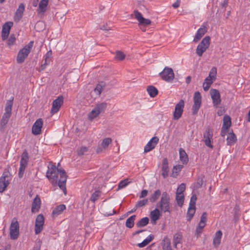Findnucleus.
I'll return each mask as SVG.
<instances>
[{"instance_id":"603ef678","label":"nucleus","mask_w":250,"mask_h":250,"mask_svg":"<svg viewBox=\"0 0 250 250\" xmlns=\"http://www.w3.org/2000/svg\"><path fill=\"white\" fill-rule=\"evenodd\" d=\"M197 200V197L195 194H193L190 198V201L189 203V206L192 207H195L196 201Z\"/></svg>"},{"instance_id":"58836bf2","label":"nucleus","mask_w":250,"mask_h":250,"mask_svg":"<svg viewBox=\"0 0 250 250\" xmlns=\"http://www.w3.org/2000/svg\"><path fill=\"white\" fill-rule=\"evenodd\" d=\"M231 125V119L229 116L225 115L223 118V126L226 129H228Z\"/></svg>"},{"instance_id":"3c124183","label":"nucleus","mask_w":250,"mask_h":250,"mask_svg":"<svg viewBox=\"0 0 250 250\" xmlns=\"http://www.w3.org/2000/svg\"><path fill=\"white\" fill-rule=\"evenodd\" d=\"M147 202H148V199H147L139 201L138 202H137V203L136 205V206L137 208L142 207L145 206V205H146L147 204Z\"/></svg>"},{"instance_id":"aec40b11","label":"nucleus","mask_w":250,"mask_h":250,"mask_svg":"<svg viewBox=\"0 0 250 250\" xmlns=\"http://www.w3.org/2000/svg\"><path fill=\"white\" fill-rule=\"evenodd\" d=\"M159 139L157 137H154L147 143L144 147V152L145 153L149 152L154 149L158 144Z\"/></svg>"},{"instance_id":"a211bd4d","label":"nucleus","mask_w":250,"mask_h":250,"mask_svg":"<svg viewBox=\"0 0 250 250\" xmlns=\"http://www.w3.org/2000/svg\"><path fill=\"white\" fill-rule=\"evenodd\" d=\"M13 25L12 21H7L2 26L1 31V38L2 40H5L8 37L11 28Z\"/></svg>"},{"instance_id":"a878e982","label":"nucleus","mask_w":250,"mask_h":250,"mask_svg":"<svg viewBox=\"0 0 250 250\" xmlns=\"http://www.w3.org/2000/svg\"><path fill=\"white\" fill-rule=\"evenodd\" d=\"M48 2L49 0H41L37 10L38 14L44 13L46 12Z\"/></svg>"},{"instance_id":"1a4fd4ad","label":"nucleus","mask_w":250,"mask_h":250,"mask_svg":"<svg viewBox=\"0 0 250 250\" xmlns=\"http://www.w3.org/2000/svg\"><path fill=\"white\" fill-rule=\"evenodd\" d=\"M29 160L28 153L26 150H24L21 155L20 161V167L19 170V177L21 178L23 177L24 170L27 166Z\"/></svg>"},{"instance_id":"f3484780","label":"nucleus","mask_w":250,"mask_h":250,"mask_svg":"<svg viewBox=\"0 0 250 250\" xmlns=\"http://www.w3.org/2000/svg\"><path fill=\"white\" fill-rule=\"evenodd\" d=\"M43 125V121L42 118L36 120L33 125L32 133L35 135H40L42 133V128Z\"/></svg>"},{"instance_id":"cd10ccee","label":"nucleus","mask_w":250,"mask_h":250,"mask_svg":"<svg viewBox=\"0 0 250 250\" xmlns=\"http://www.w3.org/2000/svg\"><path fill=\"white\" fill-rule=\"evenodd\" d=\"M222 236V232L221 230L216 231L213 240V245L214 247L217 248L220 245Z\"/></svg>"},{"instance_id":"ddd939ff","label":"nucleus","mask_w":250,"mask_h":250,"mask_svg":"<svg viewBox=\"0 0 250 250\" xmlns=\"http://www.w3.org/2000/svg\"><path fill=\"white\" fill-rule=\"evenodd\" d=\"M204 142L205 145L210 148H213V146L211 144V140L213 137V131L209 126H208L203 134Z\"/></svg>"},{"instance_id":"7c9ffc66","label":"nucleus","mask_w":250,"mask_h":250,"mask_svg":"<svg viewBox=\"0 0 250 250\" xmlns=\"http://www.w3.org/2000/svg\"><path fill=\"white\" fill-rule=\"evenodd\" d=\"M180 159L183 164H186L188 161V158L185 150L181 148L179 149Z\"/></svg>"},{"instance_id":"de8ad7c7","label":"nucleus","mask_w":250,"mask_h":250,"mask_svg":"<svg viewBox=\"0 0 250 250\" xmlns=\"http://www.w3.org/2000/svg\"><path fill=\"white\" fill-rule=\"evenodd\" d=\"M186 189V185L184 183H182L177 188L176 194H183V192Z\"/></svg>"},{"instance_id":"4be33fe9","label":"nucleus","mask_w":250,"mask_h":250,"mask_svg":"<svg viewBox=\"0 0 250 250\" xmlns=\"http://www.w3.org/2000/svg\"><path fill=\"white\" fill-rule=\"evenodd\" d=\"M41 205V201L38 195H37L32 204L31 211L33 213L38 212Z\"/></svg>"},{"instance_id":"9d476101","label":"nucleus","mask_w":250,"mask_h":250,"mask_svg":"<svg viewBox=\"0 0 250 250\" xmlns=\"http://www.w3.org/2000/svg\"><path fill=\"white\" fill-rule=\"evenodd\" d=\"M159 75L162 80L167 82L173 81L175 77L173 69L167 66Z\"/></svg>"},{"instance_id":"5701e85b","label":"nucleus","mask_w":250,"mask_h":250,"mask_svg":"<svg viewBox=\"0 0 250 250\" xmlns=\"http://www.w3.org/2000/svg\"><path fill=\"white\" fill-rule=\"evenodd\" d=\"M207 32V29L205 26H202L197 31L193 39V42H197L203 37Z\"/></svg>"},{"instance_id":"c756f323","label":"nucleus","mask_w":250,"mask_h":250,"mask_svg":"<svg viewBox=\"0 0 250 250\" xmlns=\"http://www.w3.org/2000/svg\"><path fill=\"white\" fill-rule=\"evenodd\" d=\"M66 209L64 205L62 204L57 206L52 211V215L53 217L57 216L61 214L62 211Z\"/></svg>"},{"instance_id":"39448f33","label":"nucleus","mask_w":250,"mask_h":250,"mask_svg":"<svg viewBox=\"0 0 250 250\" xmlns=\"http://www.w3.org/2000/svg\"><path fill=\"white\" fill-rule=\"evenodd\" d=\"M12 178L9 169L5 168L0 178V193H2L10 184Z\"/></svg>"},{"instance_id":"412c9836","label":"nucleus","mask_w":250,"mask_h":250,"mask_svg":"<svg viewBox=\"0 0 250 250\" xmlns=\"http://www.w3.org/2000/svg\"><path fill=\"white\" fill-rule=\"evenodd\" d=\"M25 10V7L23 3H21L17 9L14 17V21L18 22L22 18L23 12Z\"/></svg>"},{"instance_id":"4c0bfd02","label":"nucleus","mask_w":250,"mask_h":250,"mask_svg":"<svg viewBox=\"0 0 250 250\" xmlns=\"http://www.w3.org/2000/svg\"><path fill=\"white\" fill-rule=\"evenodd\" d=\"M149 223V218L147 217H145L142 218L138 222L136 225L138 228H141L146 226Z\"/></svg>"},{"instance_id":"f257e3e1","label":"nucleus","mask_w":250,"mask_h":250,"mask_svg":"<svg viewBox=\"0 0 250 250\" xmlns=\"http://www.w3.org/2000/svg\"><path fill=\"white\" fill-rule=\"evenodd\" d=\"M46 177L53 186H58L62 190L64 194H66V173L64 169H59L55 164H51L48 167Z\"/></svg>"},{"instance_id":"49530a36","label":"nucleus","mask_w":250,"mask_h":250,"mask_svg":"<svg viewBox=\"0 0 250 250\" xmlns=\"http://www.w3.org/2000/svg\"><path fill=\"white\" fill-rule=\"evenodd\" d=\"M216 74L217 69L215 67H213L211 69L208 77L211 78L213 80H215Z\"/></svg>"},{"instance_id":"e433bc0d","label":"nucleus","mask_w":250,"mask_h":250,"mask_svg":"<svg viewBox=\"0 0 250 250\" xmlns=\"http://www.w3.org/2000/svg\"><path fill=\"white\" fill-rule=\"evenodd\" d=\"M236 141V137L233 133H229L228 135L227 138V144L228 145H231L235 143Z\"/></svg>"},{"instance_id":"c9c22d12","label":"nucleus","mask_w":250,"mask_h":250,"mask_svg":"<svg viewBox=\"0 0 250 250\" xmlns=\"http://www.w3.org/2000/svg\"><path fill=\"white\" fill-rule=\"evenodd\" d=\"M147 91L151 97H155L158 93V91L154 86L150 85L147 88Z\"/></svg>"},{"instance_id":"ea45409f","label":"nucleus","mask_w":250,"mask_h":250,"mask_svg":"<svg viewBox=\"0 0 250 250\" xmlns=\"http://www.w3.org/2000/svg\"><path fill=\"white\" fill-rule=\"evenodd\" d=\"M105 86V83L103 82H101L97 85L94 89V91L97 93V95H100Z\"/></svg>"},{"instance_id":"5fc2aeb1","label":"nucleus","mask_w":250,"mask_h":250,"mask_svg":"<svg viewBox=\"0 0 250 250\" xmlns=\"http://www.w3.org/2000/svg\"><path fill=\"white\" fill-rule=\"evenodd\" d=\"M207 221V213L206 212H204L201 216V219H200V222L206 223Z\"/></svg>"},{"instance_id":"2eb2a0df","label":"nucleus","mask_w":250,"mask_h":250,"mask_svg":"<svg viewBox=\"0 0 250 250\" xmlns=\"http://www.w3.org/2000/svg\"><path fill=\"white\" fill-rule=\"evenodd\" d=\"M44 223V218L42 214H39L35 221V233L38 234L41 232L43 229V226Z\"/></svg>"},{"instance_id":"37998d69","label":"nucleus","mask_w":250,"mask_h":250,"mask_svg":"<svg viewBox=\"0 0 250 250\" xmlns=\"http://www.w3.org/2000/svg\"><path fill=\"white\" fill-rule=\"evenodd\" d=\"M176 200L179 207H182L184 202V196L183 194H176Z\"/></svg>"},{"instance_id":"0eeeda50","label":"nucleus","mask_w":250,"mask_h":250,"mask_svg":"<svg viewBox=\"0 0 250 250\" xmlns=\"http://www.w3.org/2000/svg\"><path fill=\"white\" fill-rule=\"evenodd\" d=\"M106 107L107 104L104 102L97 104L88 114V119L90 121H92L93 119L97 117L101 113L104 112Z\"/></svg>"},{"instance_id":"9b49d317","label":"nucleus","mask_w":250,"mask_h":250,"mask_svg":"<svg viewBox=\"0 0 250 250\" xmlns=\"http://www.w3.org/2000/svg\"><path fill=\"white\" fill-rule=\"evenodd\" d=\"M184 106L185 102L183 100H180V101L176 104L173 115V120H178L182 117Z\"/></svg>"},{"instance_id":"bf43d9fd","label":"nucleus","mask_w":250,"mask_h":250,"mask_svg":"<svg viewBox=\"0 0 250 250\" xmlns=\"http://www.w3.org/2000/svg\"><path fill=\"white\" fill-rule=\"evenodd\" d=\"M203 88H204V90L207 91L209 89V88L210 86V85H209V83H206L204 82L203 84Z\"/></svg>"},{"instance_id":"13d9d810","label":"nucleus","mask_w":250,"mask_h":250,"mask_svg":"<svg viewBox=\"0 0 250 250\" xmlns=\"http://www.w3.org/2000/svg\"><path fill=\"white\" fill-rule=\"evenodd\" d=\"M214 81H215V80H213L211 78L208 77L205 80V82H204L206 83H209V85H211L213 83V82Z\"/></svg>"},{"instance_id":"f03ea898","label":"nucleus","mask_w":250,"mask_h":250,"mask_svg":"<svg viewBox=\"0 0 250 250\" xmlns=\"http://www.w3.org/2000/svg\"><path fill=\"white\" fill-rule=\"evenodd\" d=\"M170 199L169 194L167 192H163L160 200L157 203L156 207L161 212H169L172 210V205L170 203Z\"/></svg>"},{"instance_id":"774afa93","label":"nucleus","mask_w":250,"mask_h":250,"mask_svg":"<svg viewBox=\"0 0 250 250\" xmlns=\"http://www.w3.org/2000/svg\"><path fill=\"white\" fill-rule=\"evenodd\" d=\"M206 223H203V222H199L198 225V227L202 228V229H204V228L206 226Z\"/></svg>"},{"instance_id":"4d7b16f0","label":"nucleus","mask_w":250,"mask_h":250,"mask_svg":"<svg viewBox=\"0 0 250 250\" xmlns=\"http://www.w3.org/2000/svg\"><path fill=\"white\" fill-rule=\"evenodd\" d=\"M148 191L146 189H144L141 191V194L140 195V198H143L146 197L147 195Z\"/></svg>"},{"instance_id":"423d86ee","label":"nucleus","mask_w":250,"mask_h":250,"mask_svg":"<svg viewBox=\"0 0 250 250\" xmlns=\"http://www.w3.org/2000/svg\"><path fill=\"white\" fill-rule=\"evenodd\" d=\"M133 15L138 21V25L140 29L143 32H145L146 31V26L150 25L151 23V21L149 19L144 18L142 14L137 10L134 11Z\"/></svg>"},{"instance_id":"c85d7f7f","label":"nucleus","mask_w":250,"mask_h":250,"mask_svg":"<svg viewBox=\"0 0 250 250\" xmlns=\"http://www.w3.org/2000/svg\"><path fill=\"white\" fill-rule=\"evenodd\" d=\"M161 244L163 250H172L170 240L167 237L163 239Z\"/></svg>"},{"instance_id":"79ce46f5","label":"nucleus","mask_w":250,"mask_h":250,"mask_svg":"<svg viewBox=\"0 0 250 250\" xmlns=\"http://www.w3.org/2000/svg\"><path fill=\"white\" fill-rule=\"evenodd\" d=\"M183 168V166L181 165H178L174 166L172 169V176L176 177L178 173L182 170Z\"/></svg>"},{"instance_id":"6e6d98bb","label":"nucleus","mask_w":250,"mask_h":250,"mask_svg":"<svg viewBox=\"0 0 250 250\" xmlns=\"http://www.w3.org/2000/svg\"><path fill=\"white\" fill-rule=\"evenodd\" d=\"M202 231L203 229L197 226L195 233V235L196 236L197 238L199 237L200 236V235L202 233Z\"/></svg>"},{"instance_id":"b1692460","label":"nucleus","mask_w":250,"mask_h":250,"mask_svg":"<svg viewBox=\"0 0 250 250\" xmlns=\"http://www.w3.org/2000/svg\"><path fill=\"white\" fill-rule=\"evenodd\" d=\"M112 142V139L110 138H106L102 141L101 146H98L97 152L98 153L101 152L103 149H105L107 148L109 144Z\"/></svg>"},{"instance_id":"a18cd8bd","label":"nucleus","mask_w":250,"mask_h":250,"mask_svg":"<svg viewBox=\"0 0 250 250\" xmlns=\"http://www.w3.org/2000/svg\"><path fill=\"white\" fill-rule=\"evenodd\" d=\"M16 39L14 34H11L9 38L7 44L8 46H11L13 45L16 42Z\"/></svg>"},{"instance_id":"680f3d73","label":"nucleus","mask_w":250,"mask_h":250,"mask_svg":"<svg viewBox=\"0 0 250 250\" xmlns=\"http://www.w3.org/2000/svg\"><path fill=\"white\" fill-rule=\"evenodd\" d=\"M52 55V51L50 50L48 51L45 55V56H44L45 59H46V60H48V59L51 58Z\"/></svg>"},{"instance_id":"393cba45","label":"nucleus","mask_w":250,"mask_h":250,"mask_svg":"<svg viewBox=\"0 0 250 250\" xmlns=\"http://www.w3.org/2000/svg\"><path fill=\"white\" fill-rule=\"evenodd\" d=\"M160 211L158 208H156L155 209L151 211L150 217L152 224H155L156 221L159 219L161 215Z\"/></svg>"},{"instance_id":"2f4dec72","label":"nucleus","mask_w":250,"mask_h":250,"mask_svg":"<svg viewBox=\"0 0 250 250\" xmlns=\"http://www.w3.org/2000/svg\"><path fill=\"white\" fill-rule=\"evenodd\" d=\"M183 238L182 235L180 233H176L173 236V243L175 248H177V245L182 243Z\"/></svg>"},{"instance_id":"c03bdc74","label":"nucleus","mask_w":250,"mask_h":250,"mask_svg":"<svg viewBox=\"0 0 250 250\" xmlns=\"http://www.w3.org/2000/svg\"><path fill=\"white\" fill-rule=\"evenodd\" d=\"M101 196V192L100 191H95L91 196L90 201L94 203L97 201Z\"/></svg>"},{"instance_id":"7ed1b4c3","label":"nucleus","mask_w":250,"mask_h":250,"mask_svg":"<svg viewBox=\"0 0 250 250\" xmlns=\"http://www.w3.org/2000/svg\"><path fill=\"white\" fill-rule=\"evenodd\" d=\"M13 100L14 98L11 97V99L8 100L6 103L4 109L5 112L2 115L0 121V126L2 128H3L5 126L11 116Z\"/></svg>"},{"instance_id":"338daca9","label":"nucleus","mask_w":250,"mask_h":250,"mask_svg":"<svg viewBox=\"0 0 250 250\" xmlns=\"http://www.w3.org/2000/svg\"><path fill=\"white\" fill-rule=\"evenodd\" d=\"M107 24H104L102 26H101L100 28L101 29L104 30H109L110 29V28H109V27L107 28Z\"/></svg>"},{"instance_id":"dca6fc26","label":"nucleus","mask_w":250,"mask_h":250,"mask_svg":"<svg viewBox=\"0 0 250 250\" xmlns=\"http://www.w3.org/2000/svg\"><path fill=\"white\" fill-rule=\"evenodd\" d=\"M194 104L192 107L193 114H196L198 111L201 104V96L199 92H195L193 97Z\"/></svg>"},{"instance_id":"a19ab883","label":"nucleus","mask_w":250,"mask_h":250,"mask_svg":"<svg viewBox=\"0 0 250 250\" xmlns=\"http://www.w3.org/2000/svg\"><path fill=\"white\" fill-rule=\"evenodd\" d=\"M195 212V207L189 206L187 212V220L190 221Z\"/></svg>"},{"instance_id":"6ab92c4d","label":"nucleus","mask_w":250,"mask_h":250,"mask_svg":"<svg viewBox=\"0 0 250 250\" xmlns=\"http://www.w3.org/2000/svg\"><path fill=\"white\" fill-rule=\"evenodd\" d=\"M63 102L62 97H58L56 99L53 101L52 103V106L51 110V113L54 114L57 113L60 109L61 105L62 104Z\"/></svg>"},{"instance_id":"473e14b6","label":"nucleus","mask_w":250,"mask_h":250,"mask_svg":"<svg viewBox=\"0 0 250 250\" xmlns=\"http://www.w3.org/2000/svg\"><path fill=\"white\" fill-rule=\"evenodd\" d=\"M136 217V216L135 215H133L127 218L125 222V226L129 229L133 228L134 225Z\"/></svg>"},{"instance_id":"6e6552de","label":"nucleus","mask_w":250,"mask_h":250,"mask_svg":"<svg viewBox=\"0 0 250 250\" xmlns=\"http://www.w3.org/2000/svg\"><path fill=\"white\" fill-rule=\"evenodd\" d=\"M210 38L209 36H206L198 45L196 50V53L198 56L201 57L203 55V54L209 47L210 44Z\"/></svg>"},{"instance_id":"69168bd1","label":"nucleus","mask_w":250,"mask_h":250,"mask_svg":"<svg viewBox=\"0 0 250 250\" xmlns=\"http://www.w3.org/2000/svg\"><path fill=\"white\" fill-rule=\"evenodd\" d=\"M47 64V60L44 58V62L43 63H42L41 65V69L43 70Z\"/></svg>"},{"instance_id":"052dcab7","label":"nucleus","mask_w":250,"mask_h":250,"mask_svg":"<svg viewBox=\"0 0 250 250\" xmlns=\"http://www.w3.org/2000/svg\"><path fill=\"white\" fill-rule=\"evenodd\" d=\"M203 185V179H198L196 183V188H200Z\"/></svg>"},{"instance_id":"bb28decb","label":"nucleus","mask_w":250,"mask_h":250,"mask_svg":"<svg viewBox=\"0 0 250 250\" xmlns=\"http://www.w3.org/2000/svg\"><path fill=\"white\" fill-rule=\"evenodd\" d=\"M162 170V174L163 177L164 178H166L168 176L169 172L168 163L167 159V158H164L163 160Z\"/></svg>"},{"instance_id":"f8f14e48","label":"nucleus","mask_w":250,"mask_h":250,"mask_svg":"<svg viewBox=\"0 0 250 250\" xmlns=\"http://www.w3.org/2000/svg\"><path fill=\"white\" fill-rule=\"evenodd\" d=\"M19 235V224L15 219H13L10 227V236L12 240L17 239Z\"/></svg>"},{"instance_id":"09e8293b","label":"nucleus","mask_w":250,"mask_h":250,"mask_svg":"<svg viewBox=\"0 0 250 250\" xmlns=\"http://www.w3.org/2000/svg\"><path fill=\"white\" fill-rule=\"evenodd\" d=\"M125 58V55L121 51H117L116 54L115 59L119 61L123 60Z\"/></svg>"},{"instance_id":"f704fd0d","label":"nucleus","mask_w":250,"mask_h":250,"mask_svg":"<svg viewBox=\"0 0 250 250\" xmlns=\"http://www.w3.org/2000/svg\"><path fill=\"white\" fill-rule=\"evenodd\" d=\"M154 238V236L152 234L149 235L142 243L137 244L139 248H143L148 244Z\"/></svg>"},{"instance_id":"20e7f679","label":"nucleus","mask_w":250,"mask_h":250,"mask_svg":"<svg viewBox=\"0 0 250 250\" xmlns=\"http://www.w3.org/2000/svg\"><path fill=\"white\" fill-rule=\"evenodd\" d=\"M33 41H30L28 44L20 50L17 57V62L18 63H21L24 62L25 59L28 57L31 52L33 46Z\"/></svg>"},{"instance_id":"e2e57ef3","label":"nucleus","mask_w":250,"mask_h":250,"mask_svg":"<svg viewBox=\"0 0 250 250\" xmlns=\"http://www.w3.org/2000/svg\"><path fill=\"white\" fill-rule=\"evenodd\" d=\"M228 129H226L225 128L222 127L221 131V135L222 137H224L225 135L227 134Z\"/></svg>"},{"instance_id":"4468645a","label":"nucleus","mask_w":250,"mask_h":250,"mask_svg":"<svg viewBox=\"0 0 250 250\" xmlns=\"http://www.w3.org/2000/svg\"><path fill=\"white\" fill-rule=\"evenodd\" d=\"M209 93L214 107L215 108L218 107L221 103V95L219 91L216 89L211 88L210 90Z\"/></svg>"},{"instance_id":"72a5a7b5","label":"nucleus","mask_w":250,"mask_h":250,"mask_svg":"<svg viewBox=\"0 0 250 250\" xmlns=\"http://www.w3.org/2000/svg\"><path fill=\"white\" fill-rule=\"evenodd\" d=\"M161 194H162L161 193V191L160 189L156 190L149 198V201L152 203L155 202L159 198Z\"/></svg>"},{"instance_id":"864d4df0","label":"nucleus","mask_w":250,"mask_h":250,"mask_svg":"<svg viewBox=\"0 0 250 250\" xmlns=\"http://www.w3.org/2000/svg\"><path fill=\"white\" fill-rule=\"evenodd\" d=\"M87 148L86 147L82 146L78 150V154L79 155H82L87 152Z\"/></svg>"},{"instance_id":"8fccbe9b","label":"nucleus","mask_w":250,"mask_h":250,"mask_svg":"<svg viewBox=\"0 0 250 250\" xmlns=\"http://www.w3.org/2000/svg\"><path fill=\"white\" fill-rule=\"evenodd\" d=\"M130 182L128 181V179L121 181L118 185V188L121 189L125 187Z\"/></svg>"},{"instance_id":"0e129e2a","label":"nucleus","mask_w":250,"mask_h":250,"mask_svg":"<svg viewBox=\"0 0 250 250\" xmlns=\"http://www.w3.org/2000/svg\"><path fill=\"white\" fill-rule=\"evenodd\" d=\"M180 4V0H177L175 2H174L172 4V7L174 8H177L179 7Z\"/></svg>"}]
</instances>
